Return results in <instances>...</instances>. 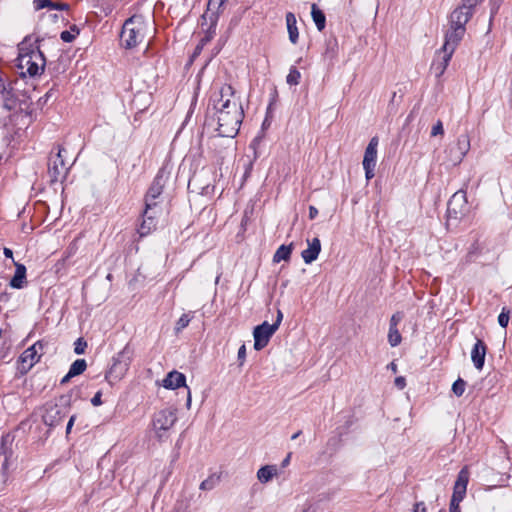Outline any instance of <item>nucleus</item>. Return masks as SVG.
<instances>
[{"label":"nucleus","mask_w":512,"mask_h":512,"mask_svg":"<svg viewBox=\"0 0 512 512\" xmlns=\"http://www.w3.org/2000/svg\"><path fill=\"white\" fill-rule=\"evenodd\" d=\"M234 93L230 84H224L210 97L208 109L217 122L216 130L222 137L236 136L244 117L242 106L235 99Z\"/></svg>","instance_id":"obj_1"},{"label":"nucleus","mask_w":512,"mask_h":512,"mask_svg":"<svg viewBox=\"0 0 512 512\" xmlns=\"http://www.w3.org/2000/svg\"><path fill=\"white\" fill-rule=\"evenodd\" d=\"M19 53L16 59L17 68L22 76H37L44 71L45 58L38 47L27 41L19 44Z\"/></svg>","instance_id":"obj_2"},{"label":"nucleus","mask_w":512,"mask_h":512,"mask_svg":"<svg viewBox=\"0 0 512 512\" xmlns=\"http://www.w3.org/2000/svg\"><path fill=\"white\" fill-rule=\"evenodd\" d=\"M153 31V23L149 19H145L141 15H134L123 24L120 39L126 48H133Z\"/></svg>","instance_id":"obj_3"},{"label":"nucleus","mask_w":512,"mask_h":512,"mask_svg":"<svg viewBox=\"0 0 512 512\" xmlns=\"http://www.w3.org/2000/svg\"><path fill=\"white\" fill-rule=\"evenodd\" d=\"M177 420V409L175 407L163 408L153 414L151 432L158 441H166Z\"/></svg>","instance_id":"obj_4"},{"label":"nucleus","mask_w":512,"mask_h":512,"mask_svg":"<svg viewBox=\"0 0 512 512\" xmlns=\"http://www.w3.org/2000/svg\"><path fill=\"white\" fill-rule=\"evenodd\" d=\"M282 319L283 313L281 310H278L276 321L273 324H269L267 321H264L262 324L254 328L253 337L255 350L260 351L268 345L270 338L278 330Z\"/></svg>","instance_id":"obj_5"},{"label":"nucleus","mask_w":512,"mask_h":512,"mask_svg":"<svg viewBox=\"0 0 512 512\" xmlns=\"http://www.w3.org/2000/svg\"><path fill=\"white\" fill-rule=\"evenodd\" d=\"M168 175L169 173L165 170V168H161L157 173L145 197L146 209L153 210L156 207V199L162 194L163 187L168 179Z\"/></svg>","instance_id":"obj_6"},{"label":"nucleus","mask_w":512,"mask_h":512,"mask_svg":"<svg viewBox=\"0 0 512 512\" xmlns=\"http://www.w3.org/2000/svg\"><path fill=\"white\" fill-rule=\"evenodd\" d=\"M131 360L129 351L126 348L120 351L114 358L113 365L107 373L106 378H112L114 380H120L123 378L129 369Z\"/></svg>","instance_id":"obj_7"},{"label":"nucleus","mask_w":512,"mask_h":512,"mask_svg":"<svg viewBox=\"0 0 512 512\" xmlns=\"http://www.w3.org/2000/svg\"><path fill=\"white\" fill-rule=\"evenodd\" d=\"M378 138L373 137L370 142L368 143L364 158H363V168L365 170V177L367 180H370L374 177L375 173V167L377 162V147H378Z\"/></svg>","instance_id":"obj_8"},{"label":"nucleus","mask_w":512,"mask_h":512,"mask_svg":"<svg viewBox=\"0 0 512 512\" xmlns=\"http://www.w3.org/2000/svg\"><path fill=\"white\" fill-rule=\"evenodd\" d=\"M62 148H58V152L49 159L48 163V175L52 183L58 182L63 179L67 174V166L64 162Z\"/></svg>","instance_id":"obj_9"},{"label":"nucleus","mask_w":512,"mask_h":512,"mask_svg":"<svg viewBox=\"0 0 512 512\" xmlns=\"http://www.w3.org/2000/svg\"><path fill=\"white\" fill-rule=\"evenodd\" d=\"M43 348V342L37 341L32 346L23 351L19 357V362L21 364V369L24 372L29 371L40 360Z\"/></svg>","instance_id":"obj_10"},{"label":"nucleus","mask_w":512,"mask_h":512,"mask_svg":"<svg viewBox=\"0 0 512 512\" xmlns=\"http://www.w3.org/2000/svg\"><path fill=\"white\" fill-rule=\"evenodd\" d=\"M477 3L478 0H463V4L456 8L450 15L451 25L465 27V24L472 15V9Z\"/></svg>","instance_id":"obj_11"},{"label":"nucleus","mask_w":512,"mask_h":512,"mask_svg":"<svg viewBox=\"0 0 512 512\" xmlns=\"http://www.w3.org/2000/svg\"><path fill=\"white\" fill-rule=\"evenodd\" d=\"M467 210V197L464 190H459L453 194L448 203V213L455 218L463 215Z\"/></svg>","instance_id":"obj_12"},{"label":"nucleus","mask_w":512,"mask_h":512,"mask_svg":"<svg viewBox=\"0 0 512 512\" xmlns=\"http://www.w3.org/2000/svg\"><path fill=\"white\" fill-rule=\"evenodd\" d=\"M465 33V27L461 26H450L445 36V42L442 49L450 54H453L459 42L463 38Z\"/></svg>","instance_id":"obj_13"},{"label":"nucleus","mask_w":512,"mask_h":512,"mask_svg":"<svg viewBox=\"0 0 512 512\" xmlns=\"http://www.w3.org/2000/svg\"><path fill=\"white\" fill-rule=\"evenodd\" d=\"M66 417L63 409L56 404H47L43 414V421L50 427H55L61 424Z\"/></svg>","instance_id":"obj_14"},{"label":"nucleus","mask_w":512,"mask_h":512,"mask_svg":"<svg viewBox=\"0 0 512 512\" xmlns=\"http://www.w3.org/2000/svg\"><path fill=\"white\" fill-rule=\"evenodd\" d=\"M470 149V139L466 134L460 135L457 138L455 149L451 150V162L453 165H458L462 162Z\"/></svg>","instance_id":"obj_15"},{"label":"nucleus","mask_w":512,"mask_h":512,"mask_svg":"<svg viewBox=\"0 0 512 512\" xmlns=\"http://www.w3.org/2000/svg\"><path fill=\"white\" fill-rule=\"evenodd\" d=\"M469 482V471L467 467L460 470L457 480L454 485L452 498L456 500H463L466 495L467 485Z\"/></svg>","instance_id":"obj_16"},{"label":"nucleus","mask_w":512,"mask_h":512,"mask_svg":"<svg viewBox=\"0 0 512 512\" xmlns=\"http://www.w3.org/2000/svg\"><path fill=\"white\" fill-rule=\"evenodd\" d=\"M486 353L487 345L481 339H477L471 350V361L478 371L484 367Z\"/></svg>","instance_id":"obj_17"},{"label":"nucleus","mask_w":512,"mask_h":512,"mask_svg":"<svg viewBox=\"0 0 512 512\" xmlns=\"http://www.w3.org/2000/svg\"><path fill=\"white\" fill-rule=\"evenodd\" d=\"M308 247L302 251L301 256L306 264L314 262L321 251V242L319 238L315 237L307 240Z\"/></svg>","instance_id":"obj_18"},{"label":"nucleus","mask_w":512,"mask_h":512,"mask_svg":"<svg viewBox=\"0 0 512 512\" xmlns=\"http://www.w3.org/2000/svg\"><path fill=\"white\" fill-rule=\"evenodd\" d=\"M162 386L170 390L186 386V377L183 373L173 370L162 380Z\"/></svg>","instance_id":"obj_19"},{"label":"nucleus","mask_w":512,"mask_h":512,"mask_svg":"<svg viewBox=\"0 0 512 512\" xmlns=\"http://www.w3.org/2000/svg\"><path fill=\"white\" fill-rule=\"evenodd\" d=\"M452 55L453 54H450L443 49L437 52L436 57L432 63V69L434 70L437 77H440L444 74Z\"/></svg>","instance_id":"obj_20"},{"label":"nucleus","mask_w":512,"mask_h":512,"mask_svg":"<svg viewBox=\"0 0 512 512\" xmlns=\"http://www.w3.org/2000/svg\"><path fill=\"white\" fill-rule=\"evenodd\" d=\"M156 227V223L154 220V213L151 209H145L144 211V219L138 229L140 236H145L149 234Z\"/></svg>","instance_id":"obj_21"},{"label":"nucleus","mask_w":512,"mask_h":512,"mask_svg":"<svg viewBox=\"0 0 512 512\" xmlns=\"http://www.w3.org/2000/svg\"><path fill=\"white\" fill-rule=\"evenodd\" d=\"M278 475L276 465H265L257 471V479L260 483L266 484Z\"/></svg>","instance_id":"obj_22"},{"label":"nucleus","mask_w":512,"mask_h":512,"mask_svg":"<svg viewBox=\"0 0 512 512\" xmlns=\"http://www.w3.org/2000/svg\"><path fill=\"white\" fill-rule=\"evenodd\" d=\"M286 25L289 34V40L292 44H296L299 38V32L297 28V20L292 12L286 14Z\"/></svg>","instance_id":"obj_23"},{"label":"nucleus","mask_w":512,"mask_h":512,"mask_svg":"<svg viewBox=\"0 0 512 512\" xmlns=\"http://www.w3.org/2000/svg\"><path fill=\"white\" fill-rule=\"evenodd\" d=\"M26 279V268L23 264H16L15 274L10 280V286L15 289L24 287Z\"/></svg>","instance_id":"obj_24"},{"label":"nucleus","mask_w":512,"mask_h":512,"mask_svg":"<svg viewBox=\"0 0 512 512\" xmlns=\"http://www.w3.org/2000/svg\"><path fill=\"white\" fill-rule=\"evenodd\" d=\"M311 16L317 29L319 31L324 30L326 26V17L323 11L319 9L316 4H312L311 6Z\"/></svg>","instance_id":"obj_25"},{"label":"nucleus","mask_w":512,"mask_h":512,"mask_svg":"<svg viewBox=\"0 0 512 512\" xmlns=\"http://www.w3.org/2000/svg\"><path fill=\"white\" fill-rule=\"evenodd\" d=\"M194 317V312L189 311L181 315V317L176 321L174 326V332L179 334L183 331L191 322Z\"/></svg>","instance_id":"obj_26"},{"label":"nucleus","mask_w":512,"mask_h":512,"mask_svg":"<svg viewBox=\"0 0 512 512\" xmlns=\"http://www.w3.org/2000/svg\"><path fill=\"white\" fill-rule=\"evenodd\" d=\"M292 253L291 245H281L273 256V261L279 263L280 261H288Z\"/></svg>","instance_id":"obj_27"},{"label":"nucleus","mask_w":512,"mask_h":512,"mask_svg":"<svg viewBox=\"0 0 512 512\" xmlns=\"http://www.w3.org/2000/svg\"><path fill=\"white\" fill-rule=\"evenodd\" d=\"M0 96L4 101H8L13 97L11 82L0 79Z\"/></svg>","instance_id":"obj_28"},{"label":"nucleus","mask_w":512,"mask_h":512,"mask_svg":"<svg viewBox=\"0 0 512 512\" xmlns=\"http://www.w3.org/2000/svg\"><path fill=\"white\" fill-rule=\"evenodd\" d=\"M86 368L87 363L85 359H77L71 364L69 368L70 376L80 375L86 370Z\"/></svg>","instance_id":"obj_29"},{"label":"nucleus","mask_w":512,"mask_h":512,"mask_svg":"<svg viewBox=\"0 0 512 512\" xmlns=\"http://www.w3.org/2000/svg\"><path fill=\"white\" fill-rule=\"evenodd\" d=\"M402 341L401 334L398 328H389L388 332V342L392 347L398 346Z\"/></svg>","instance_id":"obj_30"},{"label":"nucleus","mask_w":512,"mask_h":512,"mask_svg":"<svg viewBox=\"0 0 512 512\" xmlns=\"http://www.w3.org/2000/svg\"><path fill=\"white\" fill-rule=\"evenodd\" d=\"M301 79V73L296 67H291L286 77V81L289 85H298Z\"/></svg>","instance_id":"obj_31"},{"label":"nucleus","mask_w":512,"mask_h":512,"mask_svg":"<svg viewBox=\"0 0 512 512\" xmlns=\"http://www.w3.org/2000/svg\"><path fill=\"white\" fill-rule=\"evenodd\" d=\"M465 389L466 382L461 378H458L452 385V391L457 397L462 396L465 392Z\"/></svg>","instance_id":"obj_32"},{"label":"nucleus","mask_w":512,"mask_h":512,"mask_svg":"<svg viewBox=\"0 0 512 512\" xmlns=\"http://www.w3.org/2000/svg\"><path fill=\"white\" fill-rule=\"evenodd\" d=\"M510 319V311L507 308H502L501 313L498 316V323L502 328H506L508 326Z\"/></svg>","instance_id":"obj_33"},{"label":"nucleus","mask_w":512,"mask_h":512,"mask_svg":"<svg viewBox=\"0 0 512 512\" xmlns=\"http://www.w3.org/2000/svg\"><path fill=\"white\" fill-rule=\"evenodd\" d=\"M430 135L431 137L444 135V127L441 120H437L436 123L432 126Z\"/></svg>","instance_id":"obj_34"},{"label":"nucleus","mask_w":512,"mask_h":512,"mask_svg":"<svg viewBox=\"0 0 512 512\" xmlns=\"http://www.w3.org/2000/svg\"><path fill=\"white\" fill-rule=\"evenodd\" d=\"M86 347V341H84L83 338H78L74 343V352L78 355L84 354Z\"/></svg>","instance_id":"obj_35"},{"label":"nucleus","mask_w":512,"mask_h":512,"mask_svg":"<svg viewBox=\"0 0 512 512\" xmlns=\"http://www.w3.org/2000/svg\"><path fill=\"white\" fill-rule=\"evenodd\" d=\"M227 0H209L208 1V9L219 11V9L223 6V4Z\"/></svg>","instance_id":"obj_36"},{"label":"nucleus","mask_w":512,"mask_h":512,"mask_svg":"<svg viewBox=\"0 0 512 512\" xmlns=\"http://www.w3.org/2000/svg\"><path fill=\"white\" fill-rule=\"evenodd\" d=\"M402 318H403V315L400 312L393 314L390 319L389 328H394V329L397 328V326H398L399 322L402 320Z\"/></svg>","instance_id":"obj_37"},{"label":"nucleus","mask_w":512,"mask_h":512,"mask_svg":"<svg viewBox=\"0 0 512 512\" xmlns=\"http://www.w3.org/2000/svg\"><path fill=\"white\" fill-rule=\"evenodd\" d=\"M214 485H215V480L212 477H210L201 482L200 489L201 490H211L214 488Z\"/></svg>","instance_id":"obj_38"},{"label":"nucleus","mask_w":512,"mask_h":512,"mask_svg":"<svg viewBox=\"0 0 512 512\" xmlns=\"http://www.w3.org/2000/svg\"><path fill=\"white\" fill-rule=\"evenodd\" d=\"M238 360L240 361V366H242L246 360V346L243 344L238 349Z\"/></svg>","instance_id":"obj_39"},{"label":"nucleus","mask_w":512,"mask_h":512,"mask_svg":"<svg viewBox=\"0 0 512 512\" xmlns=\"http://www.w3.org/2000/svg\"><path fill=\"white\" fill-rule=\"evenodd\" d=\"M461 500H456L451 498L449 512H460V504Z\"/></svg>","instance_id":"obj_40"},{"label":"nucleus","mask_w":512,"mask_h":512,"mask_svg":"<svg viewBox=\"0 0 512 512\" xmlns=\"http://www.w3.org/2000/svg\"><path fill=\"white\" fill-rule=\"evenodd\" d=\"M394 383L395 386L400 390L404 389L406 386V380L403 376L396 377Z\"/></svg>","instance_id":"obj_41"},{"label":"nucleus","mask_w":512,"mask_h":512,"mask_svg":"<svg viewBox=\"0 0 512 512\" xmlns=\"http://www.w3.org/2000/svg\"><path fill=\"white\" fill-rule=\"evenodd\" d=\"M34 5L36 9H43L45 7H48L50 5L49 0H34Z\"/></svg>","instance_id":"obj_42"},{"label":"nucleus","mask_w":512,"mask_h":512,"mask_svg":"<svg viewBox=\"0 0 512 512\" xmlns=\"http://www.w3.org/2000/svg\"><path fill=\"white\" fill-rule=\"evenodd\" d=\"M501 1L502 0H491L492 5H493L491 8V17H493L497 13L499 6L501 4ZM490 21H492V18H490Z\"/></svg>","instance_id":"obj_43"},{"label":"nucleus","mask_w":512,"mask_h":512,"mask_svg":"<svg viewBox=\"0 0 512 512\" xmlns=\"http://www.w3.org/2000/svg\"><path fill=\"white\" fill-rule=\"evenodd\" d=\"M91 403L92 405L94 406H99L102 404V400H101V392H97L93 398L91 399Z\"/></svg>","instance_id":"obj_44"},{"label":"nucleus","mask_w":512,"mask_h":512,"mask_svg":"<svg viewBox=\"0 0 512 512\" xmlns=\"http://www.w3.org/2000/svg\"><path fill=\"white\" fill-rule=\"evenodd\" d=\"M74 36L69 31H63L61 33V39L64 42H71L73 40Z\"/></svg>","instance_id":"obj_45"},{"label":"nucleus","mask_w":512,"mask_h":512,"mask_svg":"<svg viewBox=\"0 0 512 512\" xmlns=\"http://www.w3.org/2000/svg\"><path fill=\"white\" fill-rule=\"evenodd\" d=\"M413 512H427L425 504L423 502L416 503Z\"/></svg>","instance_id":"obj_46"},{"label":"nucleus","mask_w":512,"mask_h":512,"mask_svg":"<svg viewBox=\"0 0 512 512\" xmlns=\"http://www.w3.org/2000/svg\"><path fill=\"white\" fill-rule=\"evenodd\" d=\"M75 415L71 416L68 423H67V426H66V433L69 434L73 425H74V422H75Z\"/></svg>","instance_id":"obj_47"},{"label":"nucleus","mask_w":512,"mask_h":512,"mask_svg":"<svg viewBox=\"0 0 512 512\" xmlns=\"http://www.w3.org/2000/svg\"><path fill=\"white\" fill-rule=\"evenodd\" d=\"M318 215V210L316 207L314 206H310L309 207V218L312 220V219H315Z\"/></svg>","instance_id":"obj_48"},{"label":"nucleus","mask_w":512,"mask_h":512,"mask_svg":"<svg viewBox=\"0 0 512 512\" xmlns=\"http://www.w3.org/2000/svg\"><path fill=\"white\" fill-rule=\"evenodd\" d=\"M291 453H288L287 456L282 460L281 462V466L283 468L287 467L289 464H290V461H291Z\"/></svg>","instance_id":"obj_49"},{"label":"nucleus","mask_w":512,"mask_h":512,"mask_svg":"<svg viewBox=\"0 0 512 512\" xmlns=\"http://www.w3.org/2000/svg\"><path fill=\"white\" fill-rule=\"evenodd\" d=\"M74 376H70V372L68 371V373L61 379V384H66L69 382V380L71 378H73Z\"/></svg>","instance_id":"obj_50"},{"label":"nucleus","mask_w":512,"mask_h":512,"mask_svg":"<svg viewBox=\"0 0 512 512\" xmlns=\"http://www.w3.org/2000/svg\"><path fill=\"white\" fill-rule=\"evenodd\" d=\"M387 368L390 369L393 373L397 372V364L395 362L389 363Z\"/></svg>","instance_id":"obj_51"},{"label":"nucleus","mask_w":512,"mask_h":512,"mask_svg":"<svg viewBox=\"0 0 512 512\" xmlns=\"http://www.w3.org/2000/svg\"><path fill=\"white\" fill-rule=\"evenodd\" d=\"M4 255H5L6 257H8V258H12V256H13V252H12V250H11V249H9V248H4Z\"/></svg>","instance_id":"obj_52"},{"label":"nucleus","mask_w":512,"mask_h":512,"mask_svg":"<svg viewBox=\"0 0 512 512\" xmlns=\"http://www.w3.org/2000/svg\"><path fill=\"white\" fill-rule=\"evenodd\" d=\"M191 400H192L191 399V392H190V390H188L187 401H186V406H187L188 409L191 406Z\"/></svg>","instance_id":"obj_53"},{"label":"nucleus","mask_w":512,"mask_h":512,"mask_svg":"<svg viewBox=\"0 0 512 512\" xmlns=\"http://www.w3.org/2000/svg\"><path fill=\"white\" fill-rule=\"evenodd\" d=\"M300 431L296 432L295 434L292 435L291 439L292 440H295L296 438H298V436L300 435Z\"/></svg>","instance_id":"obj_54"},{"label":"nucleus","mask_w":512,"mask_h":512,"mask_svg":"<svg viewBox=\"0 0 512 512\" xmlns=\"http://www.w3.org/2000/svg\"><path fill=\"white\" fill-rule=\"evenodd\" d=\"M51 93L50 91L45 94V98L48 99L50 97Z\"/></svg>","instance_id":"obj_55"}]
</instances>
